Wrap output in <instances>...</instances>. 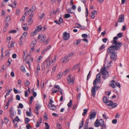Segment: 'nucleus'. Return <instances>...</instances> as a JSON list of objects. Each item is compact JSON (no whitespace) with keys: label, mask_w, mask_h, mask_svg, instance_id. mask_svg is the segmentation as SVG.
Masks as SVG:
<instances>
[{"label":"nucleus","mask_w":129,"mask_h":129,"mask_svg":"<svg viewBox=\"0 0 129 129\" xmlns=\"http://www.w3.org/2000/svg\"><path fill=\"white\" fill-rule=\"evenodd\" d=\"M31 112L27 111L26 112V115L29 117L31 115Z\"/></svg>","instance_id":"60"},{"label":"nucleus","mask_w":129,"mask_h":129,"mask_svg":"<svg viewBox=\"0 0 129 129\" xmlns=\"http://www.w3.org/2000/svg\"><path fill=\"white\" fill-rule=\"evenodd\" d=\"M41 107V106H40V104H39L37 103L36 106L35 107V108L37 109H39Z\"/></svg>","instance_id":"37"},{"label":"nucleus","mask_w":129,"mask_h":129,"mask_svg":"<svg viewBox=\"0 0 129 129\" xmlns=\"http://www.w3.org/2000/svg\"><path fill=\"white\" fill-rule=\"evenodd\" d=\"M20 9H17L16 10V14L17 15H19L20 13Z\"/></svg>","instance_id":"45"},{"label":"nucleus","mask_w":129,"mask_h":129,"mask_svg":"<svg viewBox=\"0 0 129 129\" xmlns=\"http://www.w3.org/2000/svg\"><path fill=\"white\" fill-rule=\"evenodd\" d=\"M105 47V45L103 44L102 45L100 48H99V50L100 51L102 50Z\"/></svg>","instance_id":"36"},{"label":"nucleus","mask_w":129,"mask_h":129,"mask_svg":"<svg viewBox=\"0 0 129 129\" xmlns=\"http://www.w3.org/2000/svg\"><path fill=\"white\" fill-rule=\"evenodd\" d=\"M72 103V101L71 100H70V102L67 104V105L69 108H70L71 107Z\"/></svg>","instance_id":"26"},{"label":"nucleus","mask_w":129,"mask_h":129,"mask_svg":"<svg viewBox=\"0 0 129 129\" xmlns=\"http://www.w3.org/2000/svg\"><path fill=\"white\" fill-rule=\"evenodd\" d=\"M103 102L106 104H108L109 103V101L108 99L107 98V96H105L103 97Z\"/></svg>","instance_id":"17"},{"label":"nucleus","mask_w":129,"mask_h":129,"mask_svg":"<svg viewBox=\"0 0 129 129\" xmlns=\"http://www.w3.org/2000/svg\"><path fill=\"white\" fill-rule=\"evenodd\" d=\"M53 102H54L52 101L51 99H50V102L48 103V108L50 109L55 111L56 110L57 108L55 106L52 104Z\"/></svg>","instance_id":"4"},{"label":"nucleus","mask_w":129,"mask_h":129,"mask_svg":"<svg viewBox=\"0 0 129 129\" xmlns=\"http://www.w3.org/2000/svg\"><path fill=\"white\" fill-rule=\"evenodd\" d=\"M84 112L82 113V115L83 116L85 115L87 112V110L86 109H84L83 110Z\"/></svg>","instance_id":"34"},{"label":"nucleus","mask_w":129,"mask_h":129,"mask_svg":"<svg viewBox=\"0 0 129 129\" xmlns=\"http://www.w3.org/2000/svg\"><path fill=\"white\" fill-rule=\"evenodd\" d=\"M80 65V63H79L77 64H76L75 65L74 67H73L72 68V70H75L76 68H77L78 66Z\"/></svg>","instance_id":"24"},{"label":"nucleus","mask_w":129,"mask_h":129,"mask_svg":"<svg viewBox=\"0 0 129 129\" xmlns=\"http://www.w3.org/2000/svg\"><path fill=\"white\" fill-rule=\"evenodd\" d=\"M118 39V37L116 36L114 37L113 38V41H112V42L113 44H115L117 42V41L116 40H117Z\"/></svg>","instance_id":"22"},{"label":"nucleus","mask_w":129,"mask_h":129,"mask_svg":"<svg viewBox=\"0 0 129 129\" xmlns=\"http://www.w3.org/2000/svg\"><path fill=\"white\" fill-rule=\"evenodd\" d=\"M71 17L70 14L68 13H67L64 15V18H70Z\"/></svg>","instance_id":"27"},{"label":"nucleus","mask_w":129,"mask_h":129,"mask_svg":"<svg viewBox=\"0 0 129 129\" xmlns=\"http://www.w3.org/2000/svg\"><path fill=\"white\" fill-rule=\"evenodd\" d=\"M9 119L7 118L6 117L5 118L4 121L5 123H8L9 122Z\"/></svg>","instance_id":"39"},{"label":"nucleus","mask_w":129,"mask_h":129,"mask_svg":"<svg viewBox=\"0 0 129 129\" xmlns=\"http://www.w3.org/2000/svg\"><path fill=\"white\" fill-rule=\"evenodd\" d=\"M76 28H79L81 27V25L79 23H76Z\"/></svg>","instance_id":"64"},{"label":"nucleus","mask_w":129,"mask_h":129,"mask_svg":"<svg viewBox=\"0 0 129 129\" xmlns=\"http://www.w3.org/2000/svg\"><path fill=\"white\" fill-rule=\"evenodd\" d=\"M101 75L100 73L98 74L96 76V78L95 79L96 80H97L98 81H97V82L99 83H100V82H99L101 81Z\"/></svg>","instance_id":"18"},{"label":"nucleus","mask_w":129,"mask_h":129,"mask_svg":"<svg viewBox=\"0 0 129 129\" xmlns=\"http://www.w3.org/2000/svg\"><path fill=\"white\" fill-rule=\"evenodd\" d=\"M41 38L40 40V43H42L45 41L46 39V36L43 35H42L41 34H39V35L38 39H39Z\"/></svg>","instance_id":"9"},{"label":"nucleus","mask_w":129,"mask_h":129,"mask_svg":"<svg viewBox=\"0 0 129 129\" xmlns=\"http://www.w3.org/2000/svg\"><path fill=\"white\" fill-rule=\"evenodd\" d=\"M107 105L110 106V107H111L109 108H113L117 106V105L116 103H113V102L112 101L110 100L109 101V103L108 104H107Z\"/></svg>","instance_id":"8"},{"label":"nucleus","mask_w":129,"mask_h":129,"mask_svg":"<svg viewBox=\"0 0 129 129\" xmlns=\"http://www.w3.org/2000/svg\"><path fill=\"white\" fill-rule=\"evenodd\" d=\"M104 124H104V121L102 119H100L99 121L98 119H97L94 123V126L96 127Z\"/></svg>","instance_id":"3"},{"label":"nucleus","mask_w":129,"mask_h":129,"mask_svg":"<svg viewBox=\"0 0 129 129\" xmlns=\"http://www.w3.org/2000/svg\"><path fill=\"white\" fill-rule=\"evenodd\" d=\"M115 45H114L115 47L116 51H118L120 49V48L123 45V44L120 42L118 43L117 42L116 43L114 44Z\"/></svg>","instance_id":"6"},{"label":"nucleus","mask_w":129,"mask_h":129,"mask_svg":"<svg viewBox=\"0 0 129 129\" xmlns=\"http://www.w3.org/2000/svg\"><path fill=\"white\" fill-rule=\"evenodd\" d=\"M124 15L122 14L120 15L119 17L118 20L117 21L119 23L123 22L124 21Z\"/></svg>","instance_id":"10"},{"label":"nucleus","mask_w":129,"mask_h":129,"mask_svg":"<svg viewBox=\"0 0 129 129\" xmlns=\"http://www.w3.org/2000/svg\"><path fill=\"white\" fill-rule=\"evenodd\" d=\"M16 99L17 100L19 101L20 99V96L18 95H17L16 96Z\"/></svg>","instance_id":"58"},{"label":"nucleus","mask_w":129,"mask_h":129,"mask_svg":"<svg viewBox=\"0 0 129 129\" xmlns=\"http://www.w3.org/2000/svg\"><path fill=\"white\" fill-rule=\"evenodd\" d=\"M59 21L60 23H63V19L61 17H60L59 18Z\"/></svg>","instance_id":"56"},{"label":"nucleus","mask_w":129,"mask_h":129,"mask_svg":"<svg viewBox=\"0 0 129 129\" xmlns=\"http://www.w3.org/2000/svg\"><path fill=\"white\" fill-rule=\"evenodd\" d=\"M30 121V119L27 117H26L25 119V121L26 123H27Z\"/></svg>","instance_id":"35"},{"label":"nucleus","mask_w":129,"mask_h":129,"mask_svg":"<svg viewBox=\"0 0 129 129\" xmlns=\"http://www.w3.org/2000/svg\"><path fill=\"white\" fill-rule=\"evenodd\" d=\"M63 75L62 73L60 72L59 73L58 75L57 76V77L58 78H60L62 75Z\"/></svg>","instance_id":"31"},{"label":"nucleus","mask_w":129,"mask_h":129,"mask_svg":"<svg viewBox=\"0 0 129 129\" xmlns=\"http://www.w3.org/2000/svg\"><path fill=\"white\" fill-rule=\"evenodd\" d=\"M60 11L59 8H57L56 11H53V13L55 14H56L57 13H58Z\"/></svg>","instance_id":"49"},{"label":"nucleus","mask_w":129,"mask_h":129,"mask_svg":"<svg viewBox=\"0 0 129 129\" xmlns=\"http://www.w3.org/2000/svg\"><path fill=\"white\" fill-rule=\"evenodd\" d=\"M21 70L24 73L26 72V71L25 69V67L23 66H22L20 68Z\"/></svg>","instance_id":"25"},{"label":"nucleus","mask_w":129,"mask_h":129,"mask_svg":"<svg viewBox=\"0 0 129 129\" xmlns=\"http://www.w3.org/2000/svg\"><path fill=\"white\" fill-rule=\"evenodd\" d=\"M96 87L95 86H93L92 87V89L91 90L92 93V96L94 97L96 94Z\"/></svg>","instance_id":"12"},{"label":"nucleus","mask_w":129,"mask_h":129,"mask_svg":"<svg viewBox=\"0 0 129 129\" xmlns=\"http://www.w3.org/2000/svg\"><path fill=\"white\" fill-rule=\"evenodd\" d=\"M42 29V27L41 25H40L38 26L37 28H36L34 31L31 33V35L33 36L36 35L37 33L40 31Z\"/></svg>","instance_id":"5"},{"label":"nucleus","mask_w":129,"mask_h":129,"mask_svg":"<svg viewBox=\"0 0 129 129\" xmlns=\"http://www.w3.org/2000/svg\"><path fill=\"white\" fill-rule=\"evenodd\" d=\"M45 13H43L42 14H41L39 16V17L40 18V19H41L43 17L45 16Z\"/></svg>","instance_id":"43"},{"label":"nucleus","mask_w":129,"mask_h":129,"mask_svg":"<svg viewBox=\"0 0 129 129\" xmlns=\"http://www.w3.org/2000/svg\"><path fill=\"white\" fill-rule=\"evenodd\" d=\"M117 120L116 119H114L112 120V122L113 123L115 124L117 123Z\"/></svg>","instance_id":"59"},{"label":"nucleus","mask_w":129,"mask_h":129,"mask_svg":"<svg viewBox=\"0 0 129 129\" xmlns=\"http://www.w3.org/2000/svg\"><path fill=\"white\" fill-rule=\"evenodd\" d=\"M96 113L94 111L93 112H91L89 115V119H92V118H94L96 117Z\"/></svg>","instance_id":"15"},{"label":"nucleus","mask_w":129,"mask_h":129,"mask_svg":"<svg viewBox=\"0 0 129 129\" xmlns=\"http://www.w3.org/2000/svg\"><path fill=\"white\" fill-rule=\"evenodd\" d=\"M97 81H98L97 80H96L95 79L93 81V85H94V86H95L96 87V90H98V88H99V86H98L97 85H96V82H97Z\"/></svg>","instance_id":"19"},{"label":"nucleus","mask_w":129,"mask_h":129,"mask_svg":"<svg viewBox=\"0 0 129 129\" xmlns=\"http://www.w3.org/2000/svg\"><path fill=\"white\" fill-rule=\"evenodd\" d=\"M33 13H31L29 16V19L27 21V22L28 23L29 25L33 23V20L32 19V18L33 17Z\"/></svg>","instance_id":"11"},{"label":"nucleus","mask_w":129,"mask_h":129,"mask_svg":"<svg viewBox=\"0 0 129 129\" xmlns=\"http://www.w3.org/2000/svg\"><path fill=\"white\" fill-rule=\"evenodd\" d=\"M36 69L37 71H39L40 70V65L39 64H38V66H37V68Z\"/></svg>","instance_id":"63"},{"label":"nucleus","mask_w":129,"mask_h":129,"mask_svg":"<svg viewBox=\"0 0 129 129\" xmlns=\"http://www.w3.org/2000/svg\"><path fill=\"white\" fill-rule=\"evenodd\" d=\"M37 43V40H34L31 43L32 44L34 45H35Z\"/></svg>","instance_id":"44"},{"label":"nucleus","mask_w":129,"mask_h":129,"mask_svg":"<svg viewBox=\"0 0 129 129\" xmlns=\"http://www.w3.org/2000/svg\"><path fill=\"white\" fill-rule=\"evenodd\" d=\"M17 32V31L15 30H11L10 31L9 33H16Z\"/></svg>","instance_id":"62"},{"label":"nucleus","mask_w":129,"mask_h":129,"mask_svg":"<svg viewBox=\"0 0 129 129\" xmlns=\"http://www.w3.org/2000/svg\"><path fill=\"white\" fill-rule=\"evenodd\" d=\"M10 113V116L11 118H12L14 116V111H11Z\"/></svg>","instance_id":"32"},{"label":"nucleus","mask_w":129,"mask_h":129,"mask_svg":"<svg viewBox=\"0 0 129 129\" xmlns=\"http://www.w3.org/2000/svg\"><path fill=\"white\" fill-rule=\"evenodd\" d=\"M110 86H111L112 87H113V88H114L116 86L114 85V83H112L111 84H110Z\"/></svg>","instance_id":"61"},{"label":"nucleus","mask_w":129,"mask_h":129,"mask_svg":"<svg viewBox=\"0 0 129 129\" xmlns=\"http://www.w3.org/2000/svg\"><path fill=\"white\" fill-rule=\"evenodd\" d=\"M67 12L69 13H73L74 14H75V13H73V12L72 11L71 8L68 9L67 10Z\"/></svg>","instance_id":"47"},{"label":"nucleus","mask_w":129,"mask_h":129,"mask_svg":"<svg viewBox=\"0 0 129 129\" xmlns=\"http://www.w3.org/2000/svg\"><path fill=\"white\" fill-rule=\"evenodd\" d=\"M116 53L114 52L110 53L111 58L114 61L116 60L117 55L116 54Z\"/></svg>","instance_id":"14"},{"label":"nucleus","mask_w":129,"mask_h":129,"mask_svg":"<svg viewBox=\"0 0 129 129\" xmlns=\"http://www.w3.org/2000/svg\"><path fill=\"white\" fill-rule=\"evenodd\" d=\"M36 123L37 124H36V127L38 128L40 126V124L41 123H39V122L38 121H37L36 122Z\"/></svg>","instance_id":"52"},{"label":"nucleus","mask_w":129,"mask_h":129,"mask_svg":"<svg viewBox=\"0 0 129 129\" xmlns=\"http://www.w3.org/2000/svg\"><path fill=\"white\" fill-rule=\"evenodd\" d=\"M63 39L64 40H67L70 37V34L66 32H65L63 34Z\"/></svg>","instance_id":"13"},{"label":"nucleus","mask_w":129,"mask_h":129,"mask_svg":"<svg viewBox=\"0 0 129 129\" xmlns=\"http://www.w3.org/2000/svg\"><path fill=\"white\" fill-rule=\"evenodd\" d=\"M45 129H49V128L50 127V126L49 125L48 123L47 122H45Z\"/></svg>","instance_id":"30"},{"label":"nucleus","mask_w":129,"mask_h":129,"mask_svg":"<svg viewBox=\"0 0 129 129\" xmlns=\"http://www.w3.org/2000/svg\"><path fill=\"white\" fill-rule=\"evenodd\" d=\"M111 82H113V83L114 82L115 84L117 87H118L119 88H120V84L117 82H115L114 80H112Z\"/></svg>","instance_id":"20"},{"label":"nucleus","mask_w":129,"mask_h":129,"mask_svg":"<svg viewBox=\"0 0 129 129\" xmlns=\"http://www.w3.org/2000/svg\"><path fill=\"white\" fill-rule=\"evenodd\" d=\"M84 120L83 118L82 119V121L81 123L80 124V126H79V129H80L82 128L83 125L84 123Z\"/></svg>","instance_id":"21"},{"label":"nucleus","mask_w":129,"mask_h":129,"mask_svg":"<svg viewBox=\"0 0 129 129\" xmlns=\"http://www.w3.org/2000/svg\"><path fill=\"white\" fill-rule=\"evenodd\" d=\"M56 56H55V55L54 56V59L52 60L51 62V64H53L54 63L55 61V60L56 59Z\"/></svg>","instance_id":"33"},{"label":"nucleus","mask_w":129,"mask_h":129,"mask_svg":"<svg viewBox=\"0 0 129 129\" xmlns=\"http://www.w3.org/2000/svg\"><path fill=\"white\" fill-rule=\"evenodd\" d=\"M101 127L100 129H106L107 127L106 124L100 126Z\"/></svg>","instance_id":"29"},{"label":"nucleus","mask_w":129,"mask_h":129,"mask_svg":"<svg viewBox=\"0 0 129 129\" xmlns=\"http://www.w3.org/2000/svg\"><path fill=\"white\" fill-rule=\"evenodd\" d=\"M70 76L71 75H70L67 77L68 82L69 84H70L71 83H73L74 80L73 79H71Z\"/></svg>","instance_id":"16"},{"label":"nucleus","mask_w":129,"mask_h":129,"mask_svg":"<svg viewBox=\"0 0 129 129\" xmlns=\"http://www.w3.org/2000/svg\"><path fill=\"white\" fill-rule=\"evenodd\" d=\"M100 72L102 75L103 78L104 79L105 78L106 76L108 77L109 75L108 72L106 70L105 67L102 68L100 70Z\"/></svg>","instance_id":"1"},{"label":"nucleus","mask_w":129,"mask_h":129,"mask_svg":"<svg viewBox=\"0 0 129 129\" xmlns=\"http://www.w3.org/2000/svg\"><path fill=\"white\" fill-rule=\"evenodd\" d=\"M51 59L52 58L50 56H49L48 57L47 59L46 60L44 61L43 64L44 67V69L43 68H42L43 70H44V69L45 65L46 68H48V67L49 66Z\"/></svg>","instance_id":"2"},{"label":"nucleus","mask_w":129,"mask_h":129,"mask_svg":"<svg viewBox=\"0 0 129 129\" xmlns=\"http://www.w3.org/2000/svg\"><path fill=\"white\" fill-rule=\"evenodd\" d=\"M117 36L119 38L122 37H123L122 33H119L117 34Z\"/></svg>","instance_id":"40"},{"label":"nucleus","mask_w":129,"mask_h":129,"mask_svg":"<svg viewBox=\"0 0 129 129\" xmlns=\"http://www.w3.org/2000/svg\"><path fill=\"white\" fill-rule=\"evenodd\" d=\"M115 47L114 45H112L110 47L107 49V51L108 52H110V53L113 52L116 53L115 52Z\"/></svg>","instance_id":"7"},{"label":"nucleus","mask_w":129,"mask_h":129,"mask_svg":"<svg viewBox=\"0 0 129 129\" xmlns=\"http://www.w3.org/2000/svg\"><path fill=\"white\" fill-rule=\"evenodd\" d=\"M69 70L67 69L65 71H64L62 73L63 75H65L68 72Z\"/></svg>","instance_id":"42"},{"label":"nucleus","mask_w":129,"mask_h":129,"mask_svg":"<svg viewBox=\"0 0 129 129\" xmlns=\"http://www.w3.org/2000/svg\"><path fill=\"white\" fill-rule=\"evenodd\" d=\"M10 51L8 50H7L5 52V56H9V55Z\"/></svg>","instance_id":"46"},{"label":"nucleus","mask_w":129,"mask_h":129,"mask_svg":"<svg viewBox=\"0 0 129 129\" xmlns=\"http://www.w3.org/2000/svg\"><path fill=\"white\" fill-rule=\"evenodd\" d=\"M12 61V60L11 58H9L8 60V62L9 63V65L8 66H9L10 64H11V62Z\"/></svg>","instance_id":"51"},{"label":"nucleus","mask_w":129,"mask_h":129,"mask_svg":"<svg viewBox=\"0 0 129 129\" xmlns=\"http://www.w3.org/2000/svg\"><path fill=\"white\" fill-rule=\"evenodd\" d=\"M11 38L10 37H8L7 38V42L9 43H10Z\"/></svg>","instance_id":"48"},{"label":"nucleus","mask_w":129,"mask_h":129,"mask_svg":"<svg viewBox=\"0 0 129 129\" xmlns=\"http://www.w3.org/2000/svg\"><path fill=\"white\" fill-rule=\"evenodd\" d=\"M26 128L27 129H29L31 128V127L30 126L29 124H28L26 126Z\"/></svg>","instance_id":"57"},{"label":"nucleus","mask_w":129,"mask_h":129,"mask_svg":"<svg viewBox=\"0 0 129 129\" xmlns=\"http://www.w3.org/2000/svg\"><path fill=\"white\" fill-rule=\"evenodd\" d=\"M13 6V8H15L16 6L17 5V3L15 1L12 4Z\"/></svg>","instance_id":"53"},{"label":"nucleus","mask_w":129,"mask_h":129,"mask_svg":"<svg viewBox=\"0 0 129 129\" xmlns=\"http://www.w3.org/2000/svg\"><path fill=\"white\" fill-rule=\"evenodd\" d=\"M14 120L15 121H17L18 122H19L20 120L17 116L15 118Z\"/></svg>","instance_id":"54"},{"label":"nucleus","mask_w":129,"mask_h":129,"mask_svg":"<svg viewBox=\"0 0 129 129\" xmlns=\"http://www.w3.org/2000/svg\"><path fill=\"white\" fill-rule=\"evenodd\" d=\"M89 121V119H87V120L86 121V122L85 123V127H88V123Z\"/></svg>","instance_id":"41"},{"label":"nucleus","mask_w":129,"mask_h":129,"mask_svg":"<svg viewBox=\"0 0 129 129\" xmlns=\"http://www.w3.org/2000/svg\"><path fill=\"white\" fill-rule=\"evenodd\" d=\"M23 105L21 103H20L19 104V106L17 107L18 108H23Z\"/></svg>","instance_id":"50"},{"label":"nucleus","mask_w":129,"mask_h":129,"mask_svg":"<svg viewBox=\"0 0 129 129\" xmlns=\"http://www.w3.org/2000/svg\"><path fill=\"white\" fill-rule=\"evenodd\" d=\"M57 128H58V129H62V128L61 126V125L60 124L58 123L57 124Z\"/></svg>","instance_id":"38"},{"label":"nucleus","mask_w":129,"mask_h":129,"mask_svg":"<svg viewBox=\"0 0 129 129\" xmlns=\"http://www.w3.org/2000/svg\"><path fill=\"white\" fill-rule=\"evenodd\" d=\"M27 35V33L26 32H24L22 34L21 37L20 38V39L21 40L22 38L24 39Z\"/></svg>","instance_id":"23"},{"label":"nucleus","mask_w":129,"mask_h":129,"mask_svg":"<svg viewBox=\"0 0 129 129\" xmlns=\"http://www.w3.org/2000/svg\"><path fill=\"white\" fill-rule=\"evenodd\" d=\"M74 54L75 53L74 52H71L68 55V57H70L74 55Z\"/></svg>","instance_id":"28"},{"label":"nucleus","mask_w":129,"mask_h":129,"mask_svg":"<svg viewBox=\"0 0 129 129\" xmlns=\"http://www.w3.org/2000/svg\"><path fill=\"white\" fill-rule=\"evenodd\" d=\"M82 37L83 38H87L88 36L86 34H83L82 35Z\"/></svg>","instance_id":"55"}]
</instances>
